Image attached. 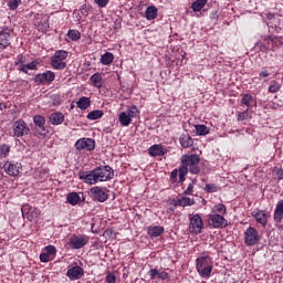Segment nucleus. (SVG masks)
<instances>
[{
	"mask_svg": "<svg viewBox=\"0 0 283 283\" xmlns=\"http://www.w3.org/2000/svg\"><path fill=\"white\" fill-rule=\"evenodd\" d=\"M80 180L86 185H97V182H107L114 178V170L109 166H99L93 170H81L78 172Z\"/></svg>",
	"mask_w": 283,
	"mask_h": 283,
	"instance_id": "1",
	"label": "nucleus"
},
{
	"mask_svg": "<svg viewBox=\"0 0 283 283\" xmlns=\"http://www.w3.org/2000/svg\"><path fill=\"white\" fill-rule=\"evenodd\" d=\"M199 174L200 172V155H182L181 166L179 167V182H185L187 174Z\"/></svg>",
	"mask_w": 283,
	"mask_h": 283,
	"instance_id": "2",
	"label": "nucleus"
},
{
	"mask_svg": "<svg viewBox=\"0 0 283 283\" xmlns=\"http://www.w3.org/2000/svg\"><path fill=\"white\" fill-rule=\"evenodd\" d=\"M197 271L201 277L209 279L213 271V262L210 256H201L196 260Z\"/></svg>",
	"mask_w": 283,
	"mask_h": 283,
	"instance_id": "3",
	"label": "nucleus"
},
{
	"mask_svg": "<svg viewBox=\"0 0 283 283\" xmlns=\"http://www.w3.org/2000/svg\"><path fill=\"white\" fill-rule=\"evenodd\" d=\"M65 59H67V51H56L54 55L51 57V66L53 67V70H65V67H67Z\"/></svg>",
	"mask_w": 283,
	"mask_h": 283,
	"instance_id": "4",
	"label": "nucleus"
},
{
	"mask_svg": "<svg viewBox=\"0 0 283 283\" xmlns=\"http://www.w3.org/2000/svg\"><path fill=\"white\" fill-rule=\"evenodd\" d=\"M208 224L212 229H224L229 227V221L222 214L212 213L208 217Z\"/></svg>",
	"mask_w": 283,
	"mask_h": 283,
	"instance_id": "5",
	"label": "nucleus"
},
{
	"mask_svg": "<svg viewBox=\"0 0 283 283\" xmlns=\"http://www.w3.org/2000/svg\"><path fill=\"white\" fill-rule=\"evenodd\" d=\"M12 34H14V31L10 28H3L0 31V52H3V50L10 48V39H12ZM3 59V56L0 55V61Z\"/></svg>",
	"mask_w": 283,
	"mask_h": 283,
	"instance_id": "6",
	"label": "nucleus"
},
{
	"mask_svg": "<svg viewBox=\"0 0 283 283\" xmlns=\"http://www.w3.org/2000/svg\"><path fill=\"white\" fill-rule=\"evenodd\" d=\"M4 174L7 176H11L12 178H17L19 174H21V169H23V166L19 161H6L2 167Z\"/></svg>",
	"mask_w": 283,
	"mask_h": 283,
	"instance_id": "7",
	"label": "nucleus"
},
{
	"mask_svg": "<svg viewBox=\"0 0 283 283\" xmlns=\"http://www.w3.org/2000/svg\"><path fill=\"white\" fill-rule=\"evenodd\" d=\"M260 242V232L253 227H250L244 232V243L247 247H255Z\"/></svg>",
	"mask_w": 283,
	"mask_h": 283,
	"instance_id": "8",
	"label": "nucleus"
},
{
	"mask_svg": "<svg viewBox=\"0 0 283 283\" xmlns=\"http://www.w3.org/2000/svg\"><path fill=\"white\" fill-rule=\"evenodd\" d=\"M54 78H56V74L52 71H46L44 73L36 74L33 81L38 85H50V83H54Z\"/></svg>",
	"mask_w": 283,
	"mask_h": 283,
	"instance_id": "9",
	"label": "nucleus"
},
{
	"mask_svg": "<svg viewBox=\"0 0 283 283\" xmlns=\"http://www.w3.org/2000/svg\"><path fill=\"white\" fill-rule=\"evenodd\" d=\"M87 242H90V237L85 234H73L70 238L69 247H71V249H83Z\"/></svg>",
	"mask_w": 283,
	"mask_h": 283,
	"instance_id": "10",
	"label": "nucleus"
},
{
	"mask_svg": "<svg viewBox=\"0 0 283 283\" xmlns=\"http://www.w3.org/2000/svg\"><path fill=\"white\" fill-rule=\"evenodd\" d=\"M96 142L92 138H81L75 143L77 151H94Z\"/></svg>",
	"mask_w": 283,
	"mask_h": 283,
	"instance_id": "11",
	"label": "nucleus"
},
{
	"mask_svg": "<svg viewBox=\"0 0 283 283\" xmlns=\"http://www.w3.org/2000/svg\"><path fill=\"white\" fill-rule=\"evenodd\" d=\"M33 122L35 125V136L45 138L48 136V129H45V117L42 115H35L33 117Z\"/></svg>",
	"mask_w": 283,
	"mask_h": 283,
	"instance_id": "12",
	"label": "nucleus"
},
{
	"mask_svg": "<svg viewBox=\"0 0 283 283\" xmlns=\"http://www.w3.org/2000/svg\"><path fill=\"white\" fill-rule=\"evenodd\" d=\"M189 232L198 235V233H202L203 223L202 217L200 214H195L190 217Z\"/></svg>",
	"mask_w": 283,
	"mask_h": 283,
	"instance_id": "13",
	"label": "nucleus"
},
{
	"mask_svg": "<svg viewBox=\"0 0 283 283\" xmlns=\"http://www.w3.org/2000/svg\"><path fill=\"white\" fill-rule=\"evenodd\" d=\"M22 213H25L29 222H39V218H41V211L30 205H24L22 207Z\"/></svg>",
	"mask_w": 283,
	"mask_h": 283,
	"instance_id": "14",
	"label": "nucleus"
},
{
	"mask_svg": "<svg viewBox=\"0 0 283 283\" xmlns=\"http://www.w3.org/2000/svg\"><path fill=\"white\" fill-rule=\"evenodd\" d=\"M30 134V127L27 125L23 119H19L13 124V135L17 138H21L22 136H28Z\"/></svg>",
	"mask_w": 283,
	"mask_h": 283,
	"instance_id": "15",
	"label": "nucleus"
},
{
	"mask_svg": "<svg viewBox=\"0 0 283 283\" xmlns=\"http://www.w3.org/2000/svg\"><path fill=\"white\" fill-rule=\"evenodd\" d=\"M90 193L93 200H95L96 202H105L109 198V195H107L106 191L98 186L91 188Z\"/></svg>",
	"mask_w": 283,
	"mask_h": 283,
	"instance_id": "16",
	"label": "nucleus"
},
{
	"mask_svg": "<svg viewBox=\"0 0 283 283\" xmlns=\"http://www.w3.org/2000/svg\"><path fill=\"white\" fill-rule=\"evenodd\" d=\"M56 255V248L54 245L45 247L44 251L40 254L41 262H52Z\"/></svg>",
	"mask_w": 283,
	"mask_h": 283,
	"instance_id": "17",
	"label": "nucleus"
},
{
	"mask_svg": "<svg viewBox=\"0 0 283 283\" xmlns=\"http://www.w3.org/2000/svg\"><path fill=\"white\" fill-rule=\"evenodd\" d=\"M167 151L168 150L161 144H155V145L150 146L148 149V154L153 158L166 156Z\"/></svg>",
	"mask_w": 283,
	"mask_h": 283,
	"instance_id": "18",
	"label": "nucleus"
},
{
	"mask_svg": "<svg viewBox=\"0 0 283 283\" xmlns=\"http://www.w3.org/2000/svg\"><path fill=\"white\" fill-rule=\"evenodd\" d=\"M83 268L75 265L71 269L67 270V277H70V280H81V277H83Z\"/></svg>",
	"mask_w": 283,
	"mask_h": 283,
	"instance_id": "19",
	"label": "nucleus"
},
{
	"mask_svg": "<svg viewBox=\"0 0 283 283\" xmlns=\"http://www.w3.org/2000/svg\"><path fill=\"white\" fill-rule=\"evenodd\" d=\"M252 217L255 219L259 224L262 227H266V223L269 222V218H266V211L264 210H256L252 212Z\"/></svg>",
	"mask_w": 283,
	"mask_h": 283,
	"instance_id": "20",
	"label": "nucleus"
},
{
	"mask_svg": "<svg viewBox=\"0 0 283 283\" xmlns=\"http://www.w3.org/2000/svg\"><path fill=\"white\" fill-rule=\"evenodd\" d=\"M147 233L150 238H158L165 233V228L163 226H149L147 228Z\"/></svg>",
	"mask_w": 283,
	"mask_h": 283,
	"instance_id": "21",
	"label": "nucleus"
},
{
	"mask_svg": "<svg viewBox=\"0 0 283 283\" xmlns=\"http://www.w3.org/2000/svg\"><path fill=\"white\" fill-rule=\"evenodd\" d=\"M273 218H274V222H277L279 224H281L283 220V199L276 203Z\"/></svg>",
	"mask_w": 283,
	"mask_h": 283,
	"instance_id": "22",
	"label": "nucleus"
},
{
	"mask_svg": "<svg viewBox=\"0 0 283 283\" xmlns=\"http://www.w3.org/2000/svg\"><path fill=\"white\" fill-rule=\"evenodd\" d=\"M179 143L182 149H189V147H193V138H191L189 134H182L179 137Z\"/></svg>",
	"mask_w": 283,
	"mask_h": 283,
	"instance_id": "23",
	"label": "nucleus"
},
{
	"mask_svg": "<svg viewBox=\"0 0 283 283\" xmlns=\"http://www.w3.org/2000/svg\"><path fill=\"white\" fill-rule=\"evenodd\" d=\"M196 205V201L189 197H184L175 201V207H192Z\"/></svg>",
	"mask_w": 283,
	"mask_h": 283,
	"instance_id": "24",
	"label": "nucleus"
},
{
	"mask_svg": "<svg viewBox=\"0 0 283 283\" xmlns=\"http://www.w3.org/2000/svg\"><path fill=\"white\" fill-rule=\"evenodd\" d=\"M91 83L93 87H97V90H101L103 87V75L101 73H95L91 76Z\"/></svg>",
	"mask_w": 283,
	"mask_h": 283,
	"instance_id": "25",
	"label": "nucleus"
},
{
	"mask_svg": "<svg viewBox=\"0 0 283 283\" xmlns=\"http://www.w3.org/2000/svg\"><path fill=\"white\" fill-rule=\"evenodd\" d=\"M63 120H65V116L63 115V113H53L50 116V123L52 125H61Z\"/></svg>",
	"mask_w": 283,
	"mask_h": 283,
	"instance_id": "26",
	"label": "nucleus"
},
{
	"mask_svg": "<svg viewBox=\"0 0 283 283\" xmlns=\"http://www.w3.org/2000/svg\"><path fill=\"white\" fill-rule=\"evenodd\" d=\"M145 17L148 21H154L158 17V9L156 7H148L145 12Z\"/></svg>",
	"mask_w": 283,
	"mask_h": 283,
	"instance_id": "27",
	"label": "nucleus"
},
{
	"mask_svg": "<svg viewBox=\"0 0 283 283\" xmlns=\"http://www.w3.org/2000/svg\"><path fill=\"white\" fill-rule=\"evenodd\" d=\"M99 63H102V65H112V63H114V54L106 52L101 56Z\"/></svg>",
	"mask_w": 283,
	"mask_h": 283,
	"instance_id": "28",
	"label": "nucleus"
},
{
	"mask_svg": "<svg viewBox=\"0 0 283 283\" xmlns=\"http://www.w3.org/2000/svg\"><path fill=\"white\" fill-rule=\"evenodd\" d=\"M265 41H271V50H275V48H280L282 45V39L275 35H270L265 38Z\"/></svg>",
	"mask_w": 283,
	"mask_h": 283,
	"instance_id": "29",
	"label": "nucleus"
},
{
	"mask_svg": "<svg viewBox=\"0 0 283 283\" xmlns=\"http://www.w3.org/2000/svg\"><path fill=\"white\" fill-rule=\"evenodd\" d=\"M76 105L80 109H87L92 105V101L90 97L83 96L77 101Z\"/></svg>",
	"mask_w": 283,
	"mask_h": 283,
	"instance_id": "30",
	"label": "nucleus"
},
{
	"mask_svg": "<svg viewBox=\"0 0 283 283\" xmlns=\"http://www.w3.org/2000/svg\"><path fill=\"white\" fill-rule=\"evenodd\" d=\"M118 120L123 127H128L132 124V118L127 115V112H122L118 116Z\"/></svg>",
	"mask_w": 283,
	"mask_h": 283,
	"instance_id": "31",
	"label": "nucleus"
},
{
	"mask_svg": "<svg viewBox=\"0 0 283 283\" xmlns=\"http://www.w3.org/2000/svg\"><path fill=\"white\" fill-rule=\"evenodd\" d=\"M212 213H217L218 216H227V206L223 203H218L214 207H212Z\"/></svg>",
	"mask_w": 283,
	"mask_h": 283,
	"instance_id": "32",
	"label": "nucleus"
},
{
	"mask_svg": "<svg viewBox=\"0 0 283 283\" xmlns=\"http://www.w3.org/2000/svg\"><path fill=\"white\" fill-rule=\"evenodd\" d=\"M253 103H254L253 95H251L250 93L242 95L241 105H245V107H248L249 109V107H251Z\"/></svg>",
	"mask_w": 283,
	"mask_h": 283,
	"instance_id": "33",
	"label": "nucleus"
},
{
	"mask_svg": "<svg viewBox=\"0 0 283 283\" xmlns=\"http://www.w3.org/2000/svg\"><path fill=\"white\" fill-rule=\"evenodd\" d=\"M197 136H207L209 134V127L205 124L195 125Z\"/></svg>",
	"mask_w": 283,
	"mask_h": 283,
	"instance_id": "34",
	"label": "nucleus"
},
{
	"mask_svg": "<svg viewBox=\"0 0 283 283\" xmlns=\"http://www.w3.org/2000/svg\"><path fill=\"white\" fill-rule=\"evenodd\" d=\"M66 200L72 207L76 206L77 202H81V196L76 192H71L67 195Z\"/></svg>",
	"mask_w": 283,
	"mask_h": 283,
	"instance_id": "35",
	"label": "nucleus"
},
{
	"mask_svg": "<svg viewBox=\"0 0 283 283\" xmlns=\"http://www.w3.org/2000/svg\"><path fill=\"white\" fill-rule=\"evenodd\" d=\"M208 0H196L192 2L191 8L193 12H200L205 6H207Z\"/></svg>",
	"mask_w": 283,
	"mask_h": 283,
	"instance_id": "36",
	"label": "nucleus"
},
{
	"mask_svg": "<svg viewBox=\"0 0 283 283\" xmlns=\"http://www.w3.org/2000/svg\"><path fill=\"white\" fill-rule=\"evenodd\" d=\"M15 67H18L19 72H22L23 67H25V56L23 54H19L14 62Z\"/></svg>",
	"mask_w": 283,
	"mask_h": 283,
	"instance_id": "37",
	"label": "nucleus"
},
{
	"mask_svg": "<svg viewBox=\"0 0 283 283\" xmlns=\"http://www.w3.org/2000/svg\"><path fill=\"white\" fill-rule=\"evenodd\" d=\"M237 120H239V122L251 120V113L249 112V108H247L243 112H239L237 115Z\"/></svg>",
	"mask_w": 283,
	"mask_h": 283,
	"instance_id": "38",
	"label": "nucleus"
},
{
	"mask_svg": "<svg viewBox=\"0 0 283 283\" xmlns=\"http://www.w3.org/2000/svg\"><path fill=\"white\" fill-rule=\"evenodd\" d=\"M39 67V61L34 60L31 63L25 64L22 66L23 74H28V70H38Z\"/></svg>",
	"mask_w": 283,
	"mask_h": 283,
	"instance_id": "39",
	"label": "nucleus"
},
{
	"mask_svg": "<svg viewBox=\"0 0 283 283\" xmlns=\"http://www.w3.org/2000/svg\"><path fill=\"white\" fill-rule=\"evenodd\" d=\"M127 115L129 118H138L140 116V111H138L136 105H133L128 108Z\"/></svg>",
	"mask_w": 283,
	"mask_h": 283,
	"instance_id": "40",
	"label": "nucleus"
},
{
	"mask_svg": "<svg viewBox=\"0 0 283 283\" xmlns=\"http://www.w3.org/2000/svg\"><path fill=\"white\" fill-rule=\"evenodd\" d=\"M86 118H88V120H98V118H103V111H93L87 114Z\"/></svg>",
	"mask_w": 283,
	"mask_h": 283,
	"instance_id": "41",
	"label": "nucleus"
},
{
	"mask_svg": "<svg viewBox=\"0 0 283 283\" xmlns=\"http://www.w3.org/2000/svg\"><path fill=\"white\" fill-rule=\"evenodd\" d=\"M10 156V145L3 144L0 146V159L8 158Z\"/></svg>",
	"mask_w": 283,
	"mask_h": 283,
	"instance_id": "42",
	"label": "nucleus"
},
{
	"mask_svg": "<svg viewBox=\"0 0 283 283\" xmlns=\"http://www.w3.org/2000/svg\"><path fill=\"white\" fill-rule=\"evenodd\" d=\"M281 87H282V85L277 81H272L269 86V92L271 94H275V93L280 92Z\"/></svg>",
	"mask_w": 283,
	"mask_h": 283,
	"instance_id": "43",
	"label": "nucleus"
},
{
	"mask_svg": "<svg viewBox=\"0 0 283 283\" xmlns=\"http://www.w3.org/2000/svg\"><path fill=\"white\" fill-rule=\"evenodd\" d=\"M198 182V179L195 178L188 185L187 189L185 190V196H193V187H196V184Z\"/></svg>",
	"mask_w": 283,
	"mask_h": 283,
	"instance_id": "44",
	"label": "nucleus"
},
{
	"mask_svg": "<svg viewBox=\"0 0 283 283\" xmlns=\"http://www.w3.org/2000/svg\"><path fill=\"white\" fill-rule=\"evenodd\" d=\"M67 36L71 39V41H78V39H81V32L76 30H70Z\"/></svg>",
	"mask_w": 283,
	"mask_h": 283,
	"instance_id": "45",
	"label": "nucleus"
},
{
	"mask_svg": "<svg viewBox=\"0 0 283 283\" xmlns=\"http://www.w3.org/2000/svg\"><path fill=\"white\" fill-rule=\"evenodd\" d=\"M205 191H207V193H216V191H218V186L216 184H207Z\"/></svg>",
	"mask_w": 283,
	"mask_h": 283,
	"instance_id": "46",
	"label": "nucleus"
},
{
	"mask_svg": "<svg viewBox=\"0 0 283 283\" xmlns=\"http://www.w3.org/2000/svg\"><path fill=\"white\" fill-rule=\"evenodd\" d=\"M148 275L150 276V280H156V277H160V270L151 269L148 272Z\"/></svg>",
	"mask_w": 283,
	"mask_h": 283,
	"instance_id": "47",
	"label": "nucleus"
},
{
	"mask_svg": "<svg viewBox=\"0 0 283 283\" xmlns=\"http://www.w3.org/2000/svg\"><path fill=\"white\" fill-rule=\"evenodd\" d=\"M19 3H21V0H10L8 2L9 10H17V8H19Z\"/></svg>",
	"mask_w": 283,
	"mask_h": 283,
	"instance_id": "48",
	"label": "nucleus"
},
{
	"mask_svg": "<svg viewBox=\"0 0 283 283\" xmlns=\"http://www.w3.org/2000/svg\"><path fill=\"white\" fill-rule=\"evenodd\" d=\"M259 76L260 78H269V76H271V72H269V70L263 67V70L259 73Z\"/></svg>",
	"mask_w": 283,
	"mask_h": 283,
	"instance_id": "49",
	"label": "nucleus"
},
{
	"mask_svg": "<svg viewBox=\"0 0 283 283\" xmlns=\"http://www.w3.org/2000/svg\"><path fill=\"white\" fill-rule=\"evenodd\" d=\"M106 282L107 283H116V275H114L113 273H108L106 275Z\"/></svg>",
	"mask_w": 283,
	"mask_h": 283,
	"instance_id": "50",
	"label": "nucleus"
},
{
	"mask_svg": "<svg viewBox=\"0 0 283 283\" xmlns=\"http://www.w3.org/2000/svg\"><path fill=\"white\" fill-rule=\"evenodd\" d=\"M95 3L98 4L99 8H106L107 3H109V0H94Z\"/></svg>",
	"mask_w": 283,
	"mask_h": 283,
	"instance_id": "51",
	"label": "nucleus"
},
{
	"mask_svg": "<svg viewBox=\"0 0 283 283\" xmlns=\"http://www.w3.org/2000/svg\"><path fill=\"white\" fill-rule=\"evenodd\" d=\"M178 174H180V169H174L170 174V178L175 181L178 180Z\"/></svg>",
	"mask_w": 283,
	"mask_h": 283,
	"instance_id": "52",
	"label": "nucleus"
},
{
	"mask_svg": "<svg viewBox=\"0 0 283 283\" xmlns=\"http://www.w3.org/2000/svg\"><path fill=\"white\" fill-rule=\"evenodd\" d=\"M158 280H169V273L161 271Z\"/></svg>",
	"mask_w": 283,
	"mask_h": 283,
	"instance_id": "53",
	"label": "nucleus"
},
{
	"mask_svg": "<svg viewBox=\"0 0 283 283\" xmlns=\"http://www.w3.org/2000/svg\"><path fill=\"white\" fill-rule=\"evenodd\" d=\"M276 178H277V180H283V169L282 168L276 169Z\"/></svg>",
	"mask_w": 283,
	"mask_h": 283,
	"instance_id": "54",
	"label": "nucleus"
},
{
	"mask_svg": "<svg viewBox=\"0 0 283 283\" xmlns=\"http://www.w3.org/2000/svg\"><path fill=\"white\" fill-rule=\"evenodd\" d=\"M265 41V45H270L271 46V41H266V40H264Z\"/></svg>",
	"mask_w": 283,
	"mask_h": 283,
	"instance_id": "55",
	"label": "nucleus"
},
{
	"mask_svg": "<svg viewBox=\"0 0 283 283\" xmlns=\"http://www.w3.org/2000/svg\"><path fill=\"white\" fill-rule=\"evenodd\" d=\"M3 109V104L0 103V111Z\"/></svg>",
	"mask_w": 283,
	"mask_h": 283,
	"instance_id": "56",
	"label": "nucleus"
},
{
	"mask_svg": "<svg viewBox=\"0 0 283 283\" xmlns=\"http://www.w3.org/2000/svg\"><path fill=\"white\" fill-rule=\"evenodd\" d=\"M279 283H283V281H280Z\"/></svg>",
	"mask_w": 283,
	"mask_h": 283,
	"instance_id": "57",
	"label": "nucleus"
}]
</instances>
